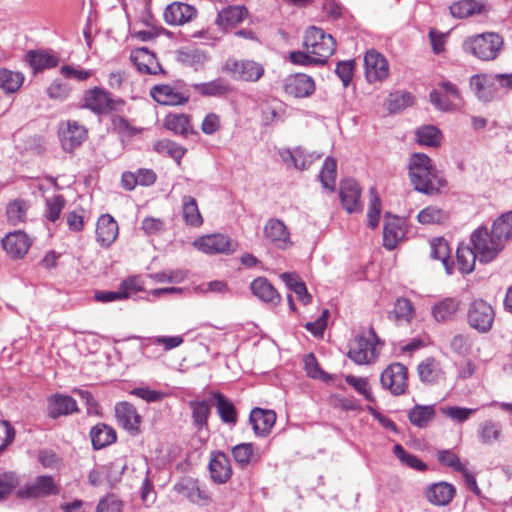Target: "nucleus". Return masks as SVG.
Masks as SVG:
<instances>
[{"mask_svg": "<svg viewBox=\"0 0 512 512\" xmlns=\"http://www.w3.org/2000/svg\"><path fill=\"white\" fill-rule=\"evenodd\" d=\"M182 214L187 225L198 227L203 223L197 201L191 196H184L182 198Z\"/></svg>", "mask_w": 512, "mask_h": 512, "instance_id": "a18cd8bd", "label": "nucleus"}, {"mask_svg": "<svg viewBox=\"0 0 512 512\" xmlns=\"http://www.w3.org/2000/svg\"><path fill=\"white\" fill-rule=\"evenodd\" d=\"M223 69L235 80L246 82H257L264 74V67L253 60L228 59Z\"/></svg>", "mask_w": 512, "mask_h": 512, "instance_id": "6e6552de", "label": "nucleus"}, {"mask_svg": "<svg viewBox=\"0 0 512 512\" xmlns=\"http://www.w3.org/2000/svg\"><path fill=\"white\" fill-rule=\"evenodd\" d=\"M456 489L447 482H438L430 485L426 492L428 501L437 506H446L454 498Z\"/></svg>", "mask_w": 512, "mask_h": 512, "instance_id": "c85d7f7f", "label": "nucleus"}, {"mask_svg": "<svg viewBox=\"0 0 512 512\" xmlns=\"http://www.w3.org/2000/svg\"><path fill=\"white\" fill-rule=\"evenodd\" d=\"M493 235L503 244L512 238V211L502 214L492 225Z\"/></svg>", "mask_w": 512, "mask_h": 512, "instance_id": "8fccbe9b", "label": "nucleus"}, {"mask_svg": "<svg viewBox=\"0 0 512 512\" xmlns=\"http://www.w3.org/2000/svg\"><path fill=\"white\" fill-rule=\"evenodd\" d=\"M209 470L214 482L219 484L226 483L232 475L228 456L223 452L215 453L210 460Z\"/></svg>", "mask_w": 512, "mask_h": 512, "instance_id": "cd10ccee", "label": "nucleus"}, {"mask_svg": "<svg viewBox=\"0 0 512 512\" xmlns=\"http://www.w3.org/2000/svg\"><path fill=\"white\" fill-rule=\"evenodd\" d=\"M215 406L220 419L226 424L234 425L237 421V413L234 404L221 393H213Z\"/></svg>", "mask_w": 512, "mask_h": 512, "instance_id": "37998d69", "label": "nucleus"}, {"mask_svg": "<svg viewBox=\"0 0 512 512\" xmlns=\"http://www.w3.org/2000/svg\"><path fill=\"white\" fill-rule=\"evenodd\" d=\"M304 45L320 64H325L336 48L334 38L330 34H325L321 28L314 26L306 31Z\"/></svg>", "mask_w": 512, "mask_h": 512, "instance_id": "7ed1b4c3", "label": "nucleus"}, {"mask_svg": "<svg viewBox=\"0 0 512 512\" xmlns=\"http://www.w3.org/2000/svg\"><path fill=\"white\" fill-rule=\"evenodd\" d=\"M393 452L397 456V458L408 467H411L419 471L426 470L427 465L424 462H422L418 457L406 452L400 444H396L394 446Z\"/></svg>", "mask_w": 512, "mask_h": 512, "instance_id": "052dcab7", "label": "nucleus"}, {"mask_svg": "<svg viewBox=\"0 0 512 512\" xmlns=\"http://www.w3.org/2000/svg\"><path fill=\"white\" fill-rule=\"evenodd\" d=\"M477 438L481 445L492 446L498 444L503 438V429L500 422L487 419L477 427Z\"/></svg>", "mask_w": 512, "mask_h": 512, "instance_id": "393cba45", "label": "nucleus"}, {"mask_svg": "<svg viewBox=\"0 0 512 512\" xmlns=\"http://www.w3.org/2000/svg\"><path fill=\"white\" fill-rule=\"evenodd\" d=\"M418 375L423 383L434 384L444 377L440 361L428 357L421 361L417 367Z\"/></svg>", "mask_w": 512, "mask_h": 512, "instance_id": "7c9ffc66", "label": "nucleus"}, {"mask_svg": "<svg viewBox=\"0 0 512 512\" xmlns=\"http://www.w3.org/2000/svg\"><path fill=\"white\" fill-rule=\"evenodd\" d=\"M414 316V308L410 300L406 298H398L394 307L388 313V318L397 323L408 324L411 322Z\"/></svg>", "mask_w": 512, "mask_h": 512, "instance_id": "58836bf2", "label": "nucleus"}, {"mask_svg": "<svg viewBox=\"0 0 512 512\" xmlns=\"http://www.w3.org/2000/svg\"><path fill=\"white\" fill-rule=\"evenodd\" d=\"M245 14L243 6H228L218 12L215 23L220 29L227 30L241 23Z\"/></svg>", "mask_w": 512, "mask_h": 512, "instance_id": "473e14b6", "label": "nucleus"}, {"mask_svg": "<svg viewBox=\"0 0 512 512\" xmlns=\"http://www.w3.org/2000/svg\"><path fill=\"white\" fill-rule=\"evenodd\" d=\"M457 265L462 274H469L474 270L478 253L469 246H459L456 253Z\"/></svg>", "mask_w": 512, "mask_h": 512, "instance_id": "09e8293b", "label": "nucleus"}, {"mask_svg": "<svg viewBox=\"0 0 512 512\" xmlns=\"http://www.w3.org/2000/svg\"><path fill=\"white\" fill-rule=\"evenodd\" d=\"M437 459L442 465L452 468L454 471L462 472L466 468L459 457L451 450H441L437 453Z\"/></svg>", "mask_w": 512, "mask_h": 512, "instance_id": "338daca9", "label": "nucleus"}, {"mask_svg": "<svg viewBox=\"0 0 512 512\" xmlns=\"http://www.w3.org/2000/svg\"><path fill=\"white\" fill-rule=\"evenodd\" d=\"M90 438L94 449H102L116 440V432L106 424H97L90 431Z\"/></svg>", "mask_w": 512, "mask_h": 512, "instance_id": "4c0bfd02", "label": "nucleus"}, {"mask_svg": "<svg viewBox=\"0 0 512 512\" xmlns=\"http://www.w3.org/2000/svg\"><path fill=\"white\" fill-rule=\"evenodd\" d=\"M284 90L294 98L309 97L315 91V82L312 77L303 73H297L285 79Z\"/></svg>", "mask_w": 512, "mask_h": 512, "instance_id": "4468645a", "label": "nucleus"}, {"mask_svg": "<svg viewBox=\"0 0 512 512\" xmlns=\"http://www.w3.org/2000/svg\"><path fill=\"white\" fill-rule=\"evenodd\" d=\"M416 138L420 145L437 147L441 142L442 134L437 127L427 125L417 129Z\"/></svg>", "mask_w": 512, "mask_h": 512, "instance_id": "5fc2aeb1", "label": "nucleus"}, {"mask_svg": "<svg viewBox=\"0 0 512 512\" xmlns=\"http://www.w3.org/2000/svg\"><path fill=\"white\" fill-rule=\"evenodd\" d=\"M29 205L26 201L16 199L11 201L6 208L7 220L11 225H18L26 220Z\"/></svg>", "mask_w": 512, "mask_h": 512, "instance_id": "864d4df0", "label": "nucleus"}, {"mask_svg": "<svg viewBox=\"0 0 512 512\" xmlns=\"http://www.w3.org/2000/svg\"><path fill=\"white\" fill-rule=\"evenodd\" d=\"M404 231L397 217H387L383 228V245L385 248L392 250L398 242L403 238Z\"/></svg>", "mask_w": 512, "mask_h": 512, "instance_id": "72a5a7b5", "label": "nucleus"}, {"mask_svg": "<svg viewBox=\"0 0 512 512\" xmlns=\"http://www.w3.org/2000/svg\"><path fill=\"white\" fill-rule=\"evenodd\" d=\"M417 220L422 225H445L449 221V213L438 206L430 205L419 211Z\"/></svg>", "mask_w": 512, "mask_h": 512, "instance_id": "c9c22d12", "label": "nucleus"}, {"mask_svg": "<svg viewBox=\"0 0 512 512\" xmlns=\"http://www.w3.org/2000/svg\"><path fill=\"white\" fill-rule=\"evenodd\" d=\"M503 40L500 35L493 32H486L468 37L463 42V50L474 57L483 60H494L501 49Z\"/></svg>", "mask_w": 512, "mask_h": 512, "instance_id": "f03ea898", "label": "nucleus"}, {"mask_svg": "<svg viewBox=\"0 0 512 512\" xmlns=\"http://www.w3.org/2000/svg\"><path fill=\"white\" fill-rule=\"evenodd\" d=\"M379 354V340L370 330L354 338L350 344L348 357L358 365H366L374 362Z\"/></svg>", "mask_w": 512, "mask_h": 512, "instance_id": "20e7f679", "label": "nucleus"}, {"mask_svg": "<svg viewBox=\"0 0 512 512\" xmlns=\"http://www.w3.org/2000/svg\"><path fill=\"white\" fill-rule=\"evenodd\" d=\"M189 406L192 410V417L195 426L202 429L206 424L210 415V404L207 401H191Z\"/></svg>", "mask_w": 512, "mask_h": 512, "instance_id": "13d9d810", "label": "nucleus"}, {"mask_svg": "<svg viewBox=\"0 0 512 512\" xmlns=\"http://www.w3.org/2000/svg\"><path fill=\"white\" fill-rule=\"evenodd\" d=\"M77 410L76 401L68 395L56 394L48 400V414L53 419L71 414Z\"/></svg>", "mask_w": 512, "mask_h": 512, "instance_id": "c756f323", "label": "nucleus"}, {"mask_svg": "<svg viewBox=\"0 0 512 512\" xmlns=\"http://www.w3.org/2000/svg\"><path fill=\"white\" fill-rule=\"evenodd\" d=\"M263 236L266 241L278 249L286 250L293 246L290 232L280 219H268L263 228Z\"/></svg>", "mask_w": 512, "mask_h": 512, "instance_id": "9b49d317", "label": "nucleus"}, {"mask_svg": "<svg viewBox=\"0 0 512 512\" xmlns=\"http://www.w3.org/2000/svg\"><path fill=\"white\" fill-rule=\"evenodd\" d=\"M141 229L147 236H159L165 231V224L160 218L146 217L142 220Z\"/></svg>", "mask_w": 512, "mask_h": 512, "instance_id": "774afa93", "label": "nucleus"}, {"mask_svg": "<svg viewBox=\"0 0 512 512\" xmlns=\"http://www.w3.org/2000/svg\"><path fill=\"white\" fill-rule=\"evenodd\" d=\"M154 149L160 154L168 155L180 164L186 149L171 140H160L154 144Z\"/></svg>", "mask_w": 512, "mask_h": 512, "instance_id": "4d7b16f0", "label": "nucleus"}, {"mask_svg": "<svg viewBox=\"0 0 512 512\" xmlns=\"http://www.w3.org/2000/svg\"><path fill=\"white\" fill-rule=\"evenodd\" d=\"M21 483L20 476L13 471H0V502L8 499Z\"/></svg>", "mask_w": 512, "mask_h": 512, "instance_id": "de8ad7c7", "label": "nucleus"}, {"mask_svg": "<svg viewBox=\"0 0 512 512\" xmlns=\"http://www.w3.org/2000/svg\"><path fill=\"white\" fill-rule=\"evenodd\" d=\"M381 212V200L374 187L370 188V204L368 209V226L372 229L376 228L379 223Z\"/></svg>", "mask_w": 512, "mask_h": 512, "instance_id": "680f3d73", "label": "nucleus"}, {"mask_svg": "<svg viewBox=\"0 0 512 512\" xmlns=\"http://www.w3.org/2000/svg\"><path fill=\"white\" fill-rule=\"evenodd\" d=\"M494 318V309L482 299L474 300L468 307V324L480 333H486L491 329Z\"/></svg>", "mask_w": 512, "mask_h": 512, "instance_id": "423d86ee", "label": "nucleus"}, {"mask_svg": "<svg viewBox=\"0 0 512 512\" xmlns=\"http://www.w3.org/2000/svg\"><path fill=\"white\" fill-rule=\"evenodd\" d=\"M337 176V163L332 157H327L323 163L319 174L322 186L326 189L333 190Z\"/></svg>", "mask_w": 512, "mask_h": 512, "instance_id": "6e6d98bb", "label": "nucleus"}, {"mask_svg": "<svg viewBox=\"0 0 512 512\" xmlns=\"http://www.w3.org/2000/svg\"><path fill=\"white\" fill-rule=\"evenodd\" d=\"M485 10L482 2L475 0H461L450 6V13L455 18H466L475 14H480Z\"/></svg>", "mask_w": 512, "mask_h": 512, "instance_id": "a19ab883", "label": "nucleus"}, {"mask_svg": "<svg viewBox=\"0 0 512 512\" xmlns=\"http://www.w3.org/2000/svg\"><path fill=\"white\" fill-rule=\"evenodd\" d=\"M174 490L190 502L199 505H207L211 499L208 492L201 489L198 481L193 478H182L174 485Z\"/></svg>", "mask_w": 512, "mask_h": 512, "instance_id": "6ab92c4d", "label": "nucleus"}, {"mask_svg": "<svg viewBox=\"0 0 512 512\" xmlns=\"http://www.w3.org/2000/svg\"><path fill=\"white\" fill-rule=\"evenodd\" d=\"M130 60L141 73L149 75L163 73V69L157 61L156 56L147 48L141 47L132 50Z\"/></svg>", "mask_w": 512, "mask_h": 512, "instance_id": "4be33fe9", "label": "nucleus"}, {"mask_svg": "<svg viewBox=\"0 0 512 512\" xmlns=\"http://www.w3.org/2000/svg\"><path fill=\"white\" fill-rule=\"evenodd\" d=\"M412 103L413 96L409 92L393 93L388 98V109L395 112L411 106Z\"/></svg>", "mask_w": 512, "mask_h": 512, "instance_id": "0e129e2a", "label": "nucleus"}, {"mask_svg": "<svg viewBox=\"0 0 512 512\" xmlns=\"http://www.w3.org/2000/svg\"><path fill=\"white\" fill-rule=\"evenodd\" d=\"M365 75L368 82L381 81L388 76L387 60L375 50L366 52L364 56Z\"/></svg>", "mask_w": 512, "mask_h": 512, "instance_id": "2eb2a0df", "label": "nucleus"}, {"mask_svg": "<svg viewBox=\"0 0 512 512\" xmlns=\"http://www.w3.org/2000/svg\"><path fill=\"white\" fill-rule=\"evenodd\" d=\"M339 196L343 208L348 213L362 210V205L360 202L361 189L355 180L345 179L341 181L339 187Z\"/></svg>", "mask_w": 512, "mask_h": 512, "instance_id": "aec40b11", "label": "nucleus"}, {"mask_svg": "<svg viewBox=\"0 0 512 512\" xmlns=\"http://www.w3.org/2000/svg\"><path fill=\"white\" fill-rule=\"evenodd\" d=\"M496 76L492 74H476L470 78V87L477 98L490 102L496 98L498 89Z\"/></svg>", "mask_w": 512, "mask_h": 512, "instance_id": "dca6fc26", "label": "nucleus"}, {"mask_svg": "<svg viewBox=\"0 0 512 512\" xmlns=\"http://www.w3.org/2000/svg\"><path fill=\"white\" fill-rule=\"evenodd\" d=\"M430 256L435 260H440L448 275L453 273V264L449 262L450 248L448 242L442 238H434L430 241Z\"/></svg>", "mask_w": 512, "mask_h": 512, "instance_id": "e433bc0d", "label": "nucleus"}, {"mask_svg": "<svg viewBox=\"0 0 512 512\" xmlns=\"http://www.w3.org/2000/svg\"><path fill=\"white\" fill-rule=\"evenodd\" d=\"M115 415L118 423L130 432H137L141 423V416L136 408L128 402H120L115 406Z\"/></svg>", "mask_w": 512, "mask_h": 512, "instance_id": "a878e982", "label": "nucleus"}, {"mask_svg": "<svg viewBox=\"0 0 512 512\" xmlns=\"http://www.w3.org/2000/svg\"><path fill=\"white\" fill-rule=\"evenodd\" d=\"M408 371L401 363H392L383 370L380 377L382 387L393 395H402L407 389Z\"/></svg>", "mask_w": 512, "mask_h": 512, "instance_id": "9d476101", "label": "nucleus"}, {"mask_svg": "<svg viewBox=\"0 0 512 512\" xmlns=\"http://www.w3.org/2000/svg\"><path fill=\"white\" fill-rule=\"evenodd\" d=\"M409 175L415 190L427 194H439L446 187V180L423 153H415L409 162Z\"/></svg>", "mask_w": 512, "mask_h": 512, "instance_id": "f257e3e1", "label": "nucleus"}, {"mask_svg": "<svg viewBox=\"0 0 512 512\" xmlns=\"http://www.w3.org/2000/svg\"><path fill=\"white\" fill-rule=\"evenodd\" d=\"M25 61L32 68L34 73L46 68L55 67L58 63L57 58L42 51L31 50L25 55Z\"/></svg>", "mask_w": 512, "mask_h": 512, "instance_id": "79ce46f5", "label": "nucleus"}, {"mask_svg": "<svg viewBox=\"0 0 512 512\" xmlns=\"http://www.w3.org/2000/svg\"><path fill=\"white\" fill-rule=\"evenodd\" d=\"M471 243L482 263L493 261L504 248V244L493 235V230L489 233L486 227H479L472 233Z\"/></svg>", "mask_w": 512, "mask_h": 512, "instance_id": "39448f33", "label": "nucleus"}, {"mask_svg": "<svg viewBox=\"0 0 512 512\" xmlns=\"http://www.w3.org/2000/svg\"><path fill=\"white\" fill-rule=\"evenodd\" d=\"M24 75L8 69H0V88L7 93L16 92L23 84Z\"/></svg>", "mask_w": 512, "mask_h": 512, "instance_id": "603ef678", "label": "nucleus"}, {"mask_svg": "<svg viewBox=\"0 0 512 512\" xmlns=\"http://www.w3.org/2000/svg\"><path fill=\"white\" fill-rule=\"evenodd\" d=\"M1 243L6 253L13 259L24 257L31 246L30 238L21 230L6 234Z\"/></svg>", "mask_w": 512, "mask_h": 512, "instance_id": "a211bd4d", "label": "nucleus"}, {"mask_svg": "<svg viewBox=\"0 0 512 512\" xmlns=\"http://www.w3.org/2000/svg\"><path fill=\"white\" fill-rule=\"evenodd\" d=\"M249 421L256 435L266 436L270 433L276 422V413L273 410H264L256 407L252 409Z\"/></svg>", "mask_w": 512, "mask_h": 512, "instance_id": "bb28decb", "label": "nucleus"}, {"mask_svg": "<svg viewBox=\"0 0 512 512\" xmlns=\"http://www.w3.org/2000/svg\"><path fill=\"white\" fill-rule=\"evenodd\" d=\"M232 455L235 462L241 467H245L259 459V455L254 451V447L251 443L236 445L232 449Z\"/></svg>", "mask_w": 512, "mask_h": 512, "instance_id": "3c124183", "label": "nucleus"}, {"mask_svg": "<svg viewBox=\"0 0 512 512\" xmlns=\"http://www.w3.org/2000/svg\"><path fill=\"white\" fill-rule=\"evenodd\" d=\"M282 281L286 284L289 290L293 291L298 299L304 304L311 301V295L308 293L305 283L295 273H282L280 275Z\"/></svg>", "mask_w": 512, "mask_h": 512, "instance_id": "c03bdc74", "label": "nucleus"}, {"mask_svg": "<svg viewBox=\"0 0 512 512\" xmlns=\"http://www.w3.org/2000/svg\"><path fill=\"white\" fill-rule=\"evenodd\" d=\"M165 126L181 136H187L193 132L190 117L185 114H169L165 119Z\"/></svg>", "mask_w": 512, "mask_h": 512, "instance_id": "49530a36", "label": "nucleus"}, {"mask_svg": "<svg viewBox=\"0 0 512 512\" xmlns=\"http://www.w3.org/2000/svg\"><path fill=\"white\" fill-rule=\"evenodd\" d=\"M118 224L109 214L101 215L96 225V240L104 248H108L118 237Z\"/></svg>", "mask_w": 512, "mask_h": 512, "instance_id": "5701e85b", "label": "nucleus"}, {"mask_svg": "<svg viewBox=\"0 0 512 512\" xmlns=\"http://www.w3.org/2000/svg\"><path fill=\"white\" fill-rule=\"evenodd\" d=\"M83 106L96 114H104L114 109V101L109 92L95 87L85 92Z\"/></svg>", "mask_w": 512, "mask_h": 512, "instance_id": "f8f14e48", "label": "nucleus"}, {"mask_svg": "<svg viewBox=\"0 0 512 512\" xmlns=\"http://www.w3.org/2000/svg\"><path fill=\"white\" fill-rule=\"evenodd\" d=\"M197 16V9L193 5L183 2H173L164 10L165 22L171 26L184 25Z\"/></svg>", "mask_w": 512, "mask_h": 512, "instance_id": "ddd939ff", "label": "nucleus"}, {"mask_svg": "<svg viewBox=\"0 0 512 512\" xmlns=\"http://www.w3.org/2000/svg\"><path fill=\"white\" fill-rule=\"evenodd\" d=\"M57 486L51 476H38L35 479L19 484L16 489V497L21 500L35 499L56 494Z\"/></svg>", "mask_w": 512, "mask_h": 512, "instance_id": "0eeeda50", "label": "nucleus"}, {"mask_svg": "<svg viewBox=\"0 0 512 512\" xmlns=\"http://www.w3.org/2000/svg\"><path fill=\"white\" fill-rule=\"evenodd\" d=\"M345 381L351 385L359 394L363 395V397L369 401L374 402L375 398L372 394V391L369 387V382L367 378L356 377L354 375H346Z\"/></svg>", "mask_w": 512, "mask_h": 512, "instance_id": "e2e57ef3", "label": "nucleus"}, {"mask_svg": "<svg viewBox=\"0 0 512 512\" xmlns=\"http://www.w3.org/2000/svg\"><path fill=\"white\" fill-rule=\"evenodd\" d=\"M152 98L162 105H183L188 102L189 95L169 84L155 85L150 91Z\"/></svg>", "mask_w": 512, "mask_h": 512, "instance_id": "412c9836", "label": "nucleus"}, {"mask_svg": "<svg viewBox=\"0 0 512 512\" xmlns=\"http://www.w3.org/2000/svg\"><path fill=\"white\" fill-rule=\"evenodd\" d=\"M191 87L205 97H221L232 91L230 83L223 78H217L205 83H194Z\"/></svg>", "mask_w": 512, "mask_h": 512, "instance_id": "2f4dec72", "label": "nucleus"}, {"mask_svg": "<svg viewBox=\"0 0 512 512\" xmlns=\"http://www.w3.org/2000/svg\"><path fill=\"white\" fill-rule=\"evenodd\" d=\"M193 246L205 254H230L237 249V243L223 234L198 237L193 241Z\"/></svg>", "mask_w": 512, "mask_h": 512, "instance_id": "1a4fd4ad", "label": "nucleus"}, {"mask_svg": "<svg viewBox=\"0 0 512 512\" xmlns=\"http://www.w3.org/2000/svg\"><path fill=\"white\" fill-rule=\"evenodd\" d=\"M321 157L320 154L307 153L304 149L298 147L294 149V163L296 169H307L315 160Z\"/></svg>", "mask_w": 512, "mask_h": 512, "instance_id": "69168bd1", "label": "nucleus"}, {"mask_svg": "<svg viewBox=\"0 0 512 512\" xmlns=\"http://www.w3.org/2000/svg\"><path fill=\"white\" fill-rule=\"evenodd\" d=\"M87 137V130L76 121L68 120L60 131V140L66 152H73Z\"/></svg>", "mask_w": 512, "mask_h": 512, "instance_id": "f3484780", "label": "nucleus"}, {"mask_svg": "<svg viewBox=\"0 0 512 512\" xmlns=\"http://www.w3.org/2000/svg\"><path fill=\"white\" fill-rule=\"evenodd\" d=\"M461 301L456 297H446L433 304L431 314L435 321L446 323L453 321L460 310Z\"/></svg>", "mask_w": 512, "mask_h": 512, "instance_id": "b1692460", "label": "nucleus"}, {"mask_svg": "<svg viewBox=\"0 0 512 512\" xmlns=\"http://www.w3.org/2000/svg\"><path fill=\"white\" fill-rule=\"evenodd\" d=\"M433 405H416L408 413V419L412 425L418 428H426L435 417Z\"/></svg>", "mask_w": 512, "mask_h": 512, "instance_id": "ea45409f", "label": "nucleus"}, {"mask_svg": "<svg viewBox=\"0 0 512 512\" xmlns=\"http://www.w3.org/2000/svg\"><path fill=\"white\" fill-rule=\"evenodd\" d=\"M251 291L253 295L261 301L275 304L280 301V295L272 284L264 277H258L252 281Z\"/></svg>", "mask_w": 512, "mask_h": 512, "instance_id": "f704fd0d", "label": "nucleus"}, {"mask_svg": "<svg viewBox=\"0 0 512 512\" xmlns=\"http://www.w3.org/2000/svg\"><path fill=\"white\" fill-rule=\"evenodd\" d=\"M477 409L465 408L460 406H445L440 408V412L450 418L455 423H463L467 421Z\"/></svg>", "mask_w": 512, "mask_h": 512, "instance_id": "bf43d9fd", "label": "nucleus"}]
</instances>
